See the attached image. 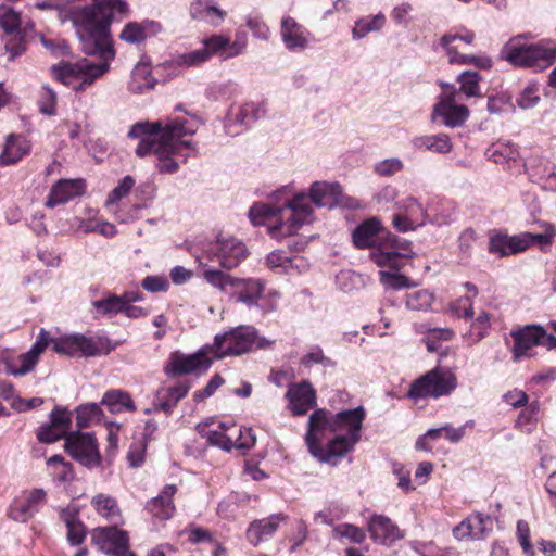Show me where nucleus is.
<instances>
[{"label":"nucleus","mask_w":556,"mask_h":556,"mask_svg":"<svg viewBox=\"0 0 556 556\" xmlns=\"http://www.w3.org/2000/svg\"><path fill=\"white\" fill-rule=\"evenodd\" d=\"M333 533L337 538L346 539L354 544H362L366 540L365 530L353 523H340L333 528Z\"/></svg>","instance_id":"8fccbe9b"},{"label":"nucleus","mask_w":556,"mask_h":556,"mask_svg":"<svg viewBox=\"0 0 556 556\" xmlns=\"http://www.w3.org/2000/svg\"><path fill=\"white\" fill-rule=\"evenodd\" d=\"M47 466L51 475L59 483L71 482L75 479V471L72 463L66 462L61 455H53L47 459Z\"/></svg>","instance_id":"c9c22d12"},{"label":"nucleus","mask_w":556,"mask_h":556,"mask_svg":"<svg viewBox=\"0 0 556 556\" xmlns=\"http://www.w3.org/2000/svg\"><path fill=\"white\" fill-rule=\"evenodd\" d=\"M370 538L380 544H390L403 538L399 527L383 515H374L368 521Z\"/></svg>","instance_id":"393cba45"},{"label":"nucleus","mask_w":556,"mask_h":556,"mask_svg":"<svg viewBox=\"0 0 556 556\" xmlns=\"http://www.w3.org/2000/svg\"><path fill=\"white\" fill-rule=\"evenodd\" d=\"M67 434L59 428H55L51 422L40 426L37 430V439L41 443L50 444L61 439H65Z\"/></svg>","instance_id":"774afa93"},{"label":"nucleus","mask_w":556,"mask_h":556,"mask_svg":"<svg viewBox=\"0 0 556 556\" xmlns=\"http://www.w3.org/2000/svg\"><path fill=\"white\" fill-rule=\"evenodd\" d=\"M153 25L160 26L152 21H144L142 23L129 22L124 26L118 37L122 41L127 43H141L148 37V27Z\"/></svg>","instance_id":"58836bf2"},{"label":"nucleus","mask_w":556,"mask_h":556,"mask_svg":"<svg viewBox=\"0 0 556 556\" xmlns=\"http://www.w3.org/2000/svg\"><path fill=\"white\" fill-rule=\"evenodd\" d=\"M200 265L203 267L202 278L219 291L227 292V288L231 287L233 276L219 269L207 268V265L202 262H200Z\"/></svg>","instance_id":"a18cd8bd"},{"label":"nucleus","mask_w":556,"mask_h":556,"mask_svg":"<svg viewBox=\"0 0 556 556\" xmlns=\"http://www.w3.org/2000/svg\"><path fill=\"white\" fill-rule=\"evenodd\" d=\"M191 387L189 380H182L173 386L159 388L153 401L154 412L172 415L177 404L187 396Z\"/></svg>","instance_id":"a211bd4d"},{"label":"nucleus","mask_w":556,"mask_h":556,"mask_svg":"<svg viewBox=\"0 0 556 556\" xmlns=\"http://www.w3.org/2000/svg\"><path fill=\"white\" fill-rule=\"evenodd\" d=\"M280 36L285 47L291 52L304 51L309 45L311 33L291 16L282 17Z\"/></svg>","instance_id":"412c9836"},{"label":"nucleus","mask_w":556,"mask_h":556,"mask_svg":"<svg viewBox=\"0 0 556 556\" xmlns=\"http://www.w3.org/2000/svg\"><path fill=\"white\" fill-rule=\"evenodd\" d=\"M406 306L413 311H422L431 306L432 295L426 290H417L406 295Z\"/></svg>","instance_id":"bf43d9fd"},{"label":"nucleus","mask_w":556,"mask_h":556,"mask_svg":"<svg viewBox=\"0 0 556 556\" xmlns=\"http://www.w3.org/2000/svg\"><path fill=\"white\" fill-rule=\"evenodd\" d=\"M341 193V186L337 182L329 184L325 181H316L311 186V200L317 206L331 207L338 202Z\"/></svg>","instance_id":"f704fd0d"},{"label":"nucleus","mask_w":556,"mask_h":556,"mask_svg":"<svg viewBox=\"0 0 556 556\" xmlns=\"http://www.w3.org/2000/svg\"><path fill=\"white\" fill-rule=\"evenodd\" d=\"M56 99L58 96L55 91L48 86H43L40 92V97L38 99L40 112L49 116L54 115L56 108Z\"/></svg>","instance_id":"680f3d73"},{"label":"nucleus","mask_w":556,"mask_h":556,"mask_svg":"<svg viewBox=\"0 0 556 556\" xmlns=\"http://www.w3.org/2000/svg\"><path fill=\"white\" fill-rule=\"evenodd\" d=\"M366 417L364 407L358 406L354 409H345L339 413H331L320 408L314 410L309 416L308 427L312 431L328 430L332 433L344 432L343 435L358 438L361 440V431Z\"/></svg>","instance_id":"39448f33"},{"label":"nucleus","mask_w":556,"mask_h":556,"mask_svg":"<svg viewBox=\"0 0 556 556\" xmlns=\"http://www.w3.org/2000/svg\"><path fill=\"white\" fill-rule=\"evenodd\" d=\"M245 244L236 238H217L208 245L204 256L210 262H217L225 269H232L239 266L248 256Z\"/></svg>","instance_id":"9b49d317"},{"label":"nucleus","mask_w":556,"mask_h":556,"mask_svg":"<svg viewBox=\"0 0 556 556\" xmlns=\"http://www.w3.org/2000/svg\"><path fill=\"white\" fill-rule=\"evenodd\" d=\"M380 282L384 287L393 290H401L410 287V280L408 277L402 274L390 273L384 270L380 271Z\"/></svg>","instance_id":"e2e57ef3"},{"label":"nucleus","mask_w":556,"mask_h":556,"mask_svg":"<svg viewBox=\"0 0 556 556\" xmlns=\"http://www.w3.org/2000/svg\"><path fill=\"white\" fill-rule=\"evenodd\" d=\"M91 542L98 548L112 556H123L129 548V538L126 531L117 527H98L92 530Z\"/></svg>","instance_id":"2eb2a0df"},{"label":"nucleus","mask_w":556,"mask_h":556,"mask_svg":"<svg viewBox=\"0 0 556 556\" xmlns=\"http://www.w3.org/2000/svg\"><path fill=\"white\" fill-rule=\"evenodd\" d=\"M442 93L433 106L432 118H440L441 123L447 127H460L469 117V109L465 104L458 103L457 88L454 85L442 84Z\"/></svg>","instance_id":"1a4fd4ad"},{"label":"nucleus","mask_w":556,"mask_h":556,"mask_svg":"<svg viewBox=\"0 0 556 556\" xmlns=\"http://www.w3.org/2000/svg\"><path fill=\"white\" fill-rule=\"evenodd\" d=\"M47 502V493L43 489H33L28 492L24 502H15L12 507L11 515L15 520L27 521L30 519L36 513L40 510V508Z\"/></svg>","instance_id":"c85d7f7f"},{"label":"nucleus","mask_w":556,"mask_h":556,"mask_svg":"<svg viewBox=\"0 0 556 556\" xmlns=\"http://www.w3.org/2000/svg\"><path fill=\"white\" fill-rule=\"evenodd\" d=\"M31 151V143L23 135L10 134L0 154V166L18 163Z\"/></svg>","instance_id":"cd10ccee"},{"label":"nucleus","mask_w":556,"mask_h":556,"mask_svg":"<svg viewBox=\"0 0 556 556\" xmlns=\"http://www.w3.org/2000/svg\"><path fill=\"white\" fill-rule=\"evenodd\" d=\"M281 518L278 515H273L268 518L254 520L250 523L247 530L248 541L257 546L262 542L271 538L278 530Z\"/></svg>","instance_id":"473e14b6"},{"label":"nucleus","mask_w":556,"mask_h":556,"mask_svg":"<svg viewBox=\"0 0 556 556\" xmlns=\"http://www.w3.org/2000/svg\"><path fill=\"white\" fill-rule=\"evenodd\" d=\"M60 519L65 523L66 539L73 546L81 545L87 536V527L79 519L78 511L74 508H62Z\"/></svg>","instance_id":"7c9ffc66"},{"label":"nucleus","mask_w":556,"mask_h":556,"mask_svg":"<svg viewBox=\"0 0 556 556\" xmlns=\"http://www.w3.org/2000/svg\"><path fill=\"white\" fill-rule=\"evenodd\" d=\"M83 42L91 45L90 50H85L87 54H98L101 62L93 63L84 58L76 62L62 61L51 67L54 79L67 87H72L75 92H84L94 81L101 78L110 70V62L115 58L112 33L109 31V38L105 42H98L93 38L79 37Z\"/></svg>","instance_id":"f03ea898"},{"label":"nucleus","mask_w":556,"mask_h":556,"mask_svg":"<svg viewBox=\"0 0 556 556\" xmlns=\"http://www.w3.org/2000/svg\"><path fill=\"white\" fill-rule=\"evenodd\" d=\"M101 404L86 403L76 408V421L79 428H87L93 422H100L104 417Z\"/></svg>","instance_id":"a19ab883"},{"label":"nucleus","mask_w":556,"mask_h":556,"mask_svg":"<svg viewBox=\"0 0 556 556\" xmlns=\"http://www.w3.org/2000/svg\"><path fill=\"white\" fill-rule=\"evenodd\" d=\"M388 245L380 244L376 251L370 254V258L378 267H389L400 270L404 267L406 260L412 257V249L407 243H400L397 237L387 231Z\"/></svg>","instance_id":"4468645a"},{"label":"nucleus","mask_w":556,"mask_h":556,"mask_svg":"<svg viewBox=\"0 0 556 556\" xmlns=\"http://www.w3.org/2000/svg\"><path fill=\"white\" fill-rule=\"evenodd\" d=\"M7 36L5 50L10 54L9 59L14 60L26 51V33L25 30H18Z\"/></svg>","instance_id":"5fc2aeb1"},{"label":"nucleus","mask_w":556,"mask_h":556,"mask_svg":"<svg viewBox=\"0 0 556 556\" xmlns=\"http://www.w3.org/2000/svg\"><path fill=\"white\" fill-rule=\"evenodd\" d=\"M282 212V207H276L266 203H254L249 210V217L253 225H264Z\"/></svg>","instance_id":"c03bdc74"},{"label":"nucleus","mask_w":556,"mask_h":556,"mask_svg":"<svg viewBox=\"0 0 556 556\" xmlns=\"http://www.w3.org/2000/svg\"><path fill=\"white\" fill-rule=\"evenodd\" d=\"M404 208V213L412 216L413 223H415V225L418 227L425 225L427 219V212L415 198L410 197L405 199Z\"/></svg>","instance_id":"338daca9"},{"label":"nucleus","mask_w":556,"mask_h":556,"mask_svg":"<svg viewBox=\"0 0 556 556\" xmlns=\"http://www.w3.org/2000/svg\"><path fill=\"white\" fill-rule=\"evenodd\" d=\"M17 359L21 363L20 367H16L11 363L7 364L5 369L9 375H12L15 377L24 376V375L30 372L31 370H34V368L36 367V365L38 364V361H39V358L35 354H33L30 351H28L24 354H21Z\"/></svg>","instance_id":"864d4df0"},{"label":"nucleus","mask_w":556,"mask_h":556,"mask_svg":"<svg viewBox=\"0 0 556 556\" xmlns=\"http://www.w3.org/2000/svg\"><path fill=\"white\" fill-rule=\"evenodd\" d=\"M135 187V179L132 176H125L119 184L108 194L106 205H113L127 197L131 189Z\"/></svg>","instance_id":"13d9d810"},{"label":"nucleus","mask_w":556,"mask_h":556,"mask_svg":"<svg viewBox=\"0 0 556 556\" xmlns=\"http://www.w3.org/2000/svg\"><path fill=\"white\" fill-rule=\"evenodd\" d=\"M488 251L500 258L515 255L526 251V241L522 235L509 236L502 230H492L489 233Z\"/></svg>","instance_id":"6ab92c4d"},{"label":"nucleus","mask_w":556,"mask_h":556,"mask_svg":"<svg viewBox=\"0 0 556 556\" xmlns=\"http://www.w3.org/2000/svg\"><path fill=\"white\" fill-rule=\"evenodd\" d=\"M323 432L312 431V428L308 427L305 441L309 453L315 458L330 465H337L338 460L353 451L354 446L359 442L358 438L337 434L324 446L320 437Z\"/></svg>","instance_id":"0eeeda50"},{"label":"nucleus","mask_w":556,"mask_h":556,"mask_svg":"<svg viewBox=\"0 0 556 556\" xmlns=\"http://www.w3.org/2000/svg\"><path fill=\"white\" fill-rule=\"evenodd\" d=\"M522 240L526 241V250L532 245H551L556 235V230L553 226H548L543 233H530L521 232Z\"/></svg>","instance_id":"4d7b16f0"},{"label":"nucleus","mask_w":556,"mask_h":556,"mask_svg":"<svg viewBox=\"0 0 556 556\" xmlns=\"http://www.w3.org/2000/svg\"><path fill=\"white\" fill-rule=\"evenodd\" d=\"M55 428H59L64 433L68 434V430L72 426V413L64 408L56 406L50 413V421Z\"/></svg>","instance_id":"69168bd1"},{"label":"nucleus","mask_w":556,"mask_h":556,"mask_svg":"<svg viewBox=\"0 0 556 556\" xmlns=\"http://www.w3.org/2000/svg\"><path fill=\"white\" fill-rule=\"evenodd\" d=\"M459 84L458 98L464 94L466 98L481 97L480 81L482 77L479 73L472 71H465L457 76Z\"/></svg>","instance_id":"e433bc0d"},{"label":"nucleus","mask_w":556,"mask_h":556,"mask_svg":"<svg viewBox=\"0 0 556 556\" xmlns=\"http://www.w3.org/2000/svg\"><path fill=\"white\" fill-rule=\"evenodd\" d=\"M491 530V518L481 513H473L453 529V535L457 540H481L484 539Z\"/></svg>","instance_id":"5701e85b"},{"label":"nucleus","mask_w":556,"mask_h":556,"mask_svg":"<svg viewBox=\"0 0 556 556\" xmlns=\"http://www.w3.org/2000/svg\"><path fill=\"white\" fill-rule=\"evenodd\" d=\"M97 313L102 316L112 317L123 313L124 302L121 295L110 293L108 296L92 302Z\"/></svg>","instance_id":"de8ad7c7"},{"label":"nucleus","mask_w":556,"mask_h":556,"mask_svg":"<svg viewBox=\"0 0 556 556\" xmlns=\"http://www.w3.org/2000/svg\"><path fill=\"white\" fill-rule=\"evenodd\" d=\"M264 115L265 109L263 104L249 102L238 108L231 106L226 118L225 127L230 128L232 124L249 126Z\"/></svg>","instance_id":"2f4dec72"},{"label":"nucleus","mask_w":556,"mask_h":556,"mask_svg":"<svg viewBox=\"0 0 556 556\" xmlns=\"http://www.w3.org/2000/svg\"><path fill=\"white\" fill-rule=\"evenodd\" d=\"M85 184L81 179H61L50 190L46 205L54 207L68 202L84 193Z\"/></svg>","instance_id":"bb28decb"},{"label":"nucleus","mask_w":556,"mask_h":556,"mask_svg":"<svg viewBox=\"0 0 556 556\" xmlns=\"http://www.w3.org/2000/svg\"><path fill=\"white\" fill-rule=\"evenodd\" d=\"M289 409L294 416H303L316 405V392L307 381L292 384L287 391Z\"/></svg>","instance_id":"b1692460"},{"label":"nucleus","mask_w":556,"mask_h":556,"mask_svg":"<svg viewBox=\"0 0 556 556\" xmlns=\"http://www.w3.org/2000/svg\"><path fill=\"white\" fill-rule=\"evenodd\" d=\"M177 492L178 486L176 484H165L156 496L146 502L144 510L153 520L161 522L170 520L176 514L174 497Z\"/></svg>","instance_id":"f3484780"},{"label":"nucleus","mask_w":556,"mask_h":556,"mask_svg":"<svg viewBox=\"0 0 556 556\" xmlns=\"http://www.w3.org/2000/svg\"><path fill=\"white\" fill-rule=\"evenodd\" d=\"M500 55L515 67L543 71L556 62V43L545 40L535 43L509 40Z\"/></svg>","instance_id":"7ed1b4c3"},{"label":"nucleus","mask_w":556,"mask_h":556,"mask_svg":"<svg viewBox=\"0 0 556 556\" xmlns=\"http://www.w3.org/2000/svg\"><path fill=\"white\" fill-rule=\"evenodd\" d=\"M0 27L5 35L23 30L21 27V15L8 5H0Z\"/></svg>","instance_id":"603ef678"},{"label":"nucleus","mask_w":556,"mask_h":556,"mask_svg":"<svg viewBox=\"0 0 556 556\" xmlns=\"http://www.w3.org/2000/svg\"><path fill=\"white\" fill-rule=\"evenodd\" d=\"M189 12L193 20L203 21L213 26L220 25L227 16V12L216 7L212 0L192 1Z\"/></svg>","instance_id":"c756f323"},{"label":"nucleus","mask_w":556,"mask_h":556,"mask_svg":"<svg viewBox=\"0 0 556 556\" xmlns=\"http://www.w3.org/2000/svg\"><path fill=\"white\" fill-rule=\"evenodd\" d=\"M231 428L226 427L225 424H219L217 429L208 430L206 432L200 431L201 435L205 438L210 445L220 447L224 451H231Z\"/></svg>","instance_id":"49530a36"},{"label":"nucleus","mask_w":556,"mask_h":556,"mask_svg":"<svg viewBox=\"0 0 556 556\" xmlns=\"http://www.w3.org/2000/svg\"><path fill=\"white\" fill-rule=\"evenodd\" d=\"M269 342L258 336L252 326H238L228 331L216 334L211 345L213 356L222 359L226 356H238L253 350L264 349Z\"/></svg>","instance_id":"20e7f679"},{"label":"nucleus","mask_w":556,"mask_h":556,"mask_svg":"<svg viewBox=\"0 0 556 556\" xmlns=\"http://www.w3.org/2000/svg\"><path fill=\"white\" fill-rule=\"evenodd\" d=\"M456 388L455 374L447 368L437 366L412 382L407 396L415 402L428 397L439 399L450 395Z\"/></svg>","instance_id":"423d86ee"},{"label":"nucleus","mask_w":556,"mask_h":556,"mask_svg":"<svg viewBox=\"0 0 556 556\" xmlns=\"http://www.w3.org/2000/svg\"><path fill=\"white\" fill-rule=\"evenodd\" d=\"M224 383L225 379L223 378V376L220 374H215L203 389L193 392V402L195 404H199L205 401L206 399L211 397L212 395L215 394L217 389L220 388Z\"/></svg>","instance_id":"052dcab7"},{"label":"nucleus","mask_w":556,"mask_h":556,"mask_svg":"<svg viewBox=\"0 0 556 556\" xmlns=\"http://www.w3.org/2000/svg\"><path fill=\"white\" fill-rule=\"evenodd\" d=\"M454 337L455 332L451 328H432L426 332L422 340L429 352H437L442 341H450Z\"/></svg>","instance_id":"09e8293b"},{"label":"nucleus","mask_w":556,"mask_h":556,"mask_svg":"<svg viewBox=\"0 0 556 556\" xmlns=\"http://www.w3.org/2000/svg\"><path fill=\"white\" fill-rule=\"evenodd\" d=\"M195 129L186 119L173 118L156 122H139L131 126L127 136L138 139L135 149L138 157L153 154L155 168L160 174L172 175L197 154V146L191 140Z\"/></svg>","instance_id":"f257e3e1"},{"label":"nucleus","mask_w":556,"mask_h":556,"mask_svg":"<svg viewBox=\"0 0 556 556\" xmlns=\"http://www.w3.org/2000/svg\"><path fill=\"white\" fill-rule=\"evenodd\" d=\"M311 203V195L307 197L304 193L296 194L288 200L282 208L289 211V216L286 222L280 220L269 226L271 237L292 236L302 225L308 223L313 214Z\"/></svg>","instance_id":"9d476101"},{"label":"nucleus","mask_w":556,"mask_h":556,"mask_svg":"<svg viewBox=\"0 0 556 556\" xmlns=\"http://www.w3.org/2000/svg\"><path fill=\"white\" fill-rule=\"evenodd\" d=\"M231 434V450L248 451L255 445L256 439L250 428H236L230 430Z\"/></svg>","instance_id":"3c124183"},{"label":"nucleus","mask_w":556,"mask_h":556,"mask_svg":"<svg viewBox=\"0 0 556 556\" xmlns=\"http://www.w3.org/2000/svg\"><path fill=\"white\" fill-rule=\"evenodd\" d=\"M386 24V16L382 13H379L375 16H367L359 18L355 22L353 28V38L361 39L364 38L371 31L380 30Z\"/></svg>","instance_id":"37998d69"},{"label":"nucleus","mask_w":556,"mask_h":556,"mask_svg":"<svg viewBox=\"0 0 556 556\" xmlns=\"http://www.w3.org/2000/svg\"><path fill=\"white\" fill-rule=\"evenodd\" d=\"M53 351L71 357H90L101 354L97 343L84 334H72L53 341Z\"/></svg>","instance_id":"dca6fc26"},{"label":"nucleus","mask_w":556,"mask_h":556,"mask_svg":"<svg viewBox=\"0 0 556 556\" xmlns=\"http://www.w3.org/2000/svg\"><path fill=\"white\" fill-rule=\"evenodd\" d=\"M384 228L379 217L372 216L363 220L352 232V242L359 250L372 249L380 245ZM387 239V236H386Z\"/></svg>","instance_id":"aec40b11"},{"label":"nucleus","mask_w":556,"mask_h":556,"mask_svg":"<svg viewBox=\"0 0 556 556\" xmlns=\"http://www.w3.org/2000/svg\"><path fill=\"white\" fill-rule=\"evenodd\" d=\"M456 38L457 36L446 34L440 40L441 46L445 49L450 58L448 61L451 64L473 65L480 70H490L492 67L493 62L490 56L459 53L456 47L453 46V42L456 40Z\"/></svg>","instance_id":"a878e982"},{"label":"nucleus","mask_w":556,"mask_h":556,"mask_svg":"<svg viewBox=\"0 0 556 556\" xmlns=\"http://www.w3.org/2000/svg\"><path fill=\"white\" fill-rule=\"evenodd\" d=\"M491 329V316L485 311H481L476 318L472 317L469 330L466 333L470 344H476L489 336Z\"/></svg>","instance_id":"4c0bfd02"},{"label":"nucleus","mask_w":556,"mask_h":556,"mask_svg":"<svg viewBox=\"0 0 556 556\" xmlns=\"http://www.w3.org/2000/svg\"><path fill=\"white\" fill-rule=\"evenodd\" d=\"M416 146L437 153H447L453 147L451 138L445 134L419 137L416 139Z\"/></svg>","instance_id":"79ce46f5"},{"label":"nucleus","mask_w":556,"mask_h":556,"mask_svg":"<svg viewBox=\"0 0 556 556\" xmlns=\"http://www.w3.org/2000/svg\"><path fill=\"white\" fill-rule=\"evenodd\" d=\"M293 257L290 252L276 250L266 257V265L270 269H281L279 273H287L292 267Z\"/></svg>","instance_id":"6e6d98bb"},{"label":"nucleus","mask_w":556,"mask_h":556,"mask_svg":"<svg viewBox=\"0 0 556 556\" xmlns=\"http://www.w3.org/2000/svg\"><path fill=\"white\" fill-rule=\"evenodd\" d=\"M41 45L53 55L63 56L71 53L70 45L61 38H48L43 35L39 37Z\"/></svg>","instance_id":"0e129e2a"},{"label":"nucleus","mask_w":556,"mask_h":556,"mask_svg":"<svg viewBox=\"0 0 556 556\" xmlns=\"http://www.w3.org/2000/svg\"><path fill=\"white\" fill-rule=\"evenodd\" d=\"M90 504L97 514L105 519H113L121 514L116 498L109 494L99 493L94 495Z\"/></svg>","instance_id":"ea45409f"},{"label":"nucleus","mask_w":556,"mask_h":556,"mask_svg":"<svg viewBox=\"0 0 556 556\" xmlns=\"http://www.w3.org/2000/svg\"><path fill=\"white\" fill-rule=\"evenodd\" d=\"M64 448L85 467L93 468L101 464L97 439L92 433L70 432L65 437Z\"/></svg>","instance_id":"f8f14e48"},{"label":"nucleus","mask_w":556,"mask_h":556,"mask_svg":"<svg viewBox=\"0 0 556 556\" xmlns=\"http://www.w3.org/2000/svg\"><path fill=\"white\" fill-rule=\"evenodd\" d=\"M511 346L509 348L511 359L518 362L521 358L533 356V348L541 345L546 330L538 324H529L510 330Z\"/></svg>","instance_id":"ddd939ff"},{"label":"nucleus","mask_w":556,"mask_h":556,"mask_svg":"<svg viewBox=\"0 0 556 556\" xmlns=\"http://www.w3.org/2000/svg\"><path fill=\"white\" fill-rule=\"evenodd\" d=\"M111 414H121L123 412H136V404L129 392L121 389L108 390L100 402Z\"/></svg>","instance_id":"72a5a7b5"},{"label":"nucleus","mask_w":556,"mask_h":556,"mask_svg":"<svg viewBox=\"0 0 556 556\" xmlns=\"http://www.w3.org/2000/svg\"><path fill=\"white\" fill-rule=\"evenodd\" d=\"M211 353L213 354L211 345H204L192 354L172 352L164 364V374L167 377L200 376L206 372L213 364V359L210 357Z\"/></svg>","instance_id":"6e6552de"},{"label":"nucleus","mask_w":556,"mask_h":556,"mask_svg":"<svg viewBox=\"0 0 556 556\" xmlns=\"http://www.w3.org/2000/svg\"><path fill=\"white\" fill-rule=\"evenodd\" d=\"M230 289V295L236 302L251 307L257 305L258 300L262 298L265 291V282L257 278L233 277Z\"/></svg>","instance_id":"4be33fe9"}]
</instances>
